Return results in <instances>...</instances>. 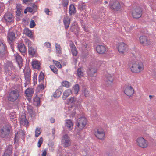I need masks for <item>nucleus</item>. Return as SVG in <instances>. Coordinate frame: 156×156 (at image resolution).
Returning a JSON list of instances; mask_svg holds the SVG:
<instances>
[{"mask_svg":"<svg viewBox=\"0 0 156 156\" xmlns=\"http://www.w3.org/2000/svg\"><path fill=\"white\" fill-rule=\"evenodd\" d=\"M130 69L131 71L134 73H138L144 69V66L142 62L136 59L130 62Z\"/></svg>","mask_w":156,"mask_h":156,"instance_id":"nucleus-1","label":"nucleus"},{"mask_svg":"<svg viewBox=\"0 0 156 156\" xmlns=\"http://www.w3.org/2000/svg\"><path fill=\"white\" fill-rule=\"evenodd\" d=\"M20 98V94L18 90H12L9 93L8 96V100L10 101L14 102Z\"/></svg>","mask_w":156,"mask_h":156,"instance_id":"nucleus-2","label":"nucleus"},{"mask_svg":"<svg viewBox=\"0 0 156 156\" xmlns=\"http://www.w3.org/2000/svg\"><path fill=\"white\" fill-rule=\"evenodd\" d=\"M10 132V129L7 126H3L0 129V137L6 138L8 137Z\"/></svg>","mask_w":156,"mask_h":156,"instance_id":"nucleus-3","label":"nucleus"},{"mask_svg":"<svg viewBox=\"0 0 156 156\" xmlns=\"http://www.w3.org/2000/svg\"><path fill=\"white\" fill-rule=\"evenodd\" d=\"M23 72L25 81V84L28 85L30 83L31 75L30 69L29 68H26L24 69Z\"/></svg>","mask_w":156,"mask_h":156,"instance_id":"nucleus-4","label":"nucleus"},{"mask_svg":"<svg viewBox=\"0 0 156 156\" xmlns=\"http://www.w3.org/2000/svg\"><path fill=\"white\" fill-rule=\"evenodd\" d=\"M14 69L12 63L10 61L8 62L4 67V69L5 72L10 75L13 73Z\"/></svg>","mask_w":156,"mask_h":156,"instance_id":"nucleus-5","label":"nucleus"},{"mask_svg":"<svg viewBox=\"0 0 156 156\" xmlns=\"http://www.w3.org/2000/svg\"><path fill=\"white\" fill-rule=\"evenodd\" d=\"M82 100L80 99H77L76 98L74 97H71L67 100V102L68 104H71L74 105L75 107L77 106L80 108L81 106L80 103Z\"/></svg>","mask_w":156,"mask_h":156,"instance_id":"nucleus-6","label":"nucleus"},{"mask_svg":"<svg viewBox=\"0 0 156 156\" xmlns=\"http://www.w3.org/2000/svg\"><path fill=\"white\" fill-rule=\"evenodd\" d=\"M104 81L107 87H111L113 83V77L111 74L107 73L105 75Z\"/></svg>","mask_w":156,"mask_h":156,"instance_id":"nucleus-7","label":"nucleus"},{"mask_svg":"<svg viewBox=\"0 0 156 156\" xmlns=\"http://www.w3.org/2000/svg\"><path fill=\"white\" fill-rule=\"evenodd\" d=\"M86 123L87 120L86 118L85 117H82L78 119L76 124L79 129L81 130L85 127Z\"/></svg>","mask_w":156,"mask_h":156,"instance_id":"nucleus-8","label":"nucleus"},{"mask_svg":"<svg viewBox=\"0 0 156 156\" xmlns=\"http://www.w3.org/2000/svg\"><path fill=\"white\" fill-rule=\"evenodd\" d=\"M110 8L115 11H118L121 8V5L119 2L115 0H112L109 3Z\"/></svg>","mask_w":156,"mask_h":156,"instance_id":"nucleus-9","label":"nucleus"},{"mask_svg":"<svg viewBox=\"0 0 156 156\" xmlns=\"http://www.w3.org/2000/svg\"><path fill=\"white\" fill-rule=\"evenodd\" d=\"M142 10L140 7H136L133 9L132 15L134 18L138 19L141 16Z\"/></svg>","mask_w":156,"mask_h":156,"instance_id":"nucleus-10","label":"nucleus"},{"mask_svg":"<svg viewBox=\"0 0 156 156\" xmlns=\"http://www.w3.org/2000/svg\"><path fill=\"white\" fill-rule=\"evenodd\" d=\"M137 145L142 148H146L148 146L147 141L145 140L143 137L138 138L136 140Z\"/></svg>","mask_w":156,"mask_h":156,"instance_id":"nucleus-11","label":"nucleus"},{"mask_svg":"<svg viewBox=\"0 0 156 156\" xmlns=\"http://www.w3.org/2000/svg\"><path fill=\"white\" fill-rule=\"evenodd\" d=\"M16 33V30H9L8 31L7 40L9 44L11 43L16 38L15 35Z\"/></svg>","mask_w":156,"mask_h":156,"instance_id":"nucleus-12","label":"nucleus"},{"mask_svg":"<svg viewBox=\"0 0 156 156\" xmlns=\"http://www.w3.org/2000/svg\"><path fill=\"white\" fill-rule=\"evenodd\" d=\"M2 20L4 22L10 23L12 21L14 20V18L13 16L11 13L7 12L4 14L2 18Z\"/></svg>","mask_w":156,"mask_h":156,"instance_id":"nucleus-13","label":"nucleus"},{"mask_svg":"<svg viewBox=\"0 0 156 156\" xmlns=\"http://www.w3.org/2000/svg\"><path fill=\"white\" fill-rule=\"evenodd\" d=\"M97 67L94 66H89L87 70V73L89 76H93L94 74L96 73L97 72Z\"/></svg>","mask_w":156,"mask_h":156,"instance_id":"nucleus-14","label":"nucleus"},{"mask_svg":"<svg viewBox=\"0 0 156 156\" xmlns=\"http://www.w3.org/2000/svg\"><path fill=\"white\" fill-rule=\"evenodd\" d=\"M6 50L5 44L0 41V56L1 57H3L5 56Z\"/></svg>","mask_w":156,"mask_h":156,"instance_id":"nucleus-15","label":"nucleus"},{"mask_svg":"<svg viewBox=\"0 0 156 156\" xmlns=\"http://www.w3.org/2000/svg\"><path fill=\"white\" fill-rule=\"evenodd\" d=\"M62 142L64 144L65 147H67L70 145V139L68 135L65 134L63 136Z\"/></svg>","mask_w":156,"mask_h":156,"instance_id":"nucleus-16","label":"nucleus"},{"mask_svg":"<svg viewBox=\"0 0 156 156\" xmlns=\"http://www.w3.org/2000/svg\"><path fill=\"white\" fill-rule=\"evenodd\" d=\"M95 136L99 139L102 140L105 137V133L103 130L102 129H98L97 131L94 132Z\"/></svg>","mask_w":156,"mask_h":156,"instance_id":"nucleus-17","label":"nucleus"},{"mask_svg":"<svg viewBox=\"0 0 156 156\" xmlns=\"http://www.w3.org/2000/svg\"><path fill=\"white\" fill-rule=\"evenodd\" d=\"M140 42L144 46H148L151 44L150 41L147 39V37L144 36H142L140 37Z\"/></svg>","mask_w":156,"mask_h":156,"instance_id":"nucleus-18","label":"nucleus"},{"mask_svg":"<svg viewBox=\"0 0 156 156\" xmlns=\"http://www.w3.org/2000/svg\"><path fill=\"white\" fill-rule=\"evenodd\" d=\"M125 94L128 96H131L134 93L133 88L131 86L126 87L124 91Z\"/></svg>","mask_w":156,"mask_h":156,"instance_id":"nucleus-19","label":"nucleus"},{"mask_svg":"<svg viewBox=\"0 0 156 156\" xmlns=\"http://www.w3.org/2000/svg\"><path fill=\"white\" fill-rule=\"evenodd\" d=\"M96 48L97 52L100 54L105 53L106 51V46L103 45H98L97 46Z\"/></svg>","mask_w":156,"mask_h":156,"instance_id":"nucleus-20","label":"nucleus"},{"mask_svg":"<svg viewBox=\"0 0 156 156\" xmlns=\"http://www.w3.org/2000/svg\"><path fill=\"white\" fill-rule=\"evenodd\" d=\"M127 45L123 42L120 43L118 47V49L119 51L122 53H123L125 51Z\"/></svg>","mask_w":156,"mask_h":156,"instance_id":"nucleus-21","label":"nucleus"},{"mask_svg":"<svg viewBox=\"0 0 156 156\" xmlns=\"http://www.w3.org/2000/svg\"><path fill=\"white\" fill-rule=\"evenodd\" d=\"M20 124L21 125L27 126L28 125V122L24 115H22L20 118Z\"/></svg>","mask_w":156,"mask_h":156,"instance_id":"nucleus-22","label":"nucleus"},{"mask_svg":"<svg viewBox=\"0 0 156 156\" xmlns=\"http://www.w3.org/2000/svg\"><path fill=\"white\" fill-rule=\"evenodd\" d=\"M18 48L20 51L24 55L26 52V48L24 44L22 43L19 44L18 45Z\"/></svg>","mask_w":156,"mask_h":156,"instance_id":"nucleus-23","label":"nucleus"},{"mask_svg":"<svg viewBox=\"0 0 156 156\" xmlns=\"http://www.w3.org/2000/svg\"><path fill=\"white\" fill-rule=\"evenodd\" d=\"M63 22L66 29H67L69 27L70 23V18L67 16L65 17L63 19Z\"/></svg>","mask_w":156,"mask_h":156,"instance_id":"nucleus-24","label":"nucleus"},{"mask_svg":"<svg viewBox=\"0 0 156 156\" xmlns=\"http://www.w3.org/2000/svg\"><path fill=\"white\" fill-rule=\"evenodd\" d=\"M72 91L71 89L66 90L63 93L62 96L63 99L64 100H66L67 97L72 94Z\"/></svg>","mask_w":156,"mask_h":156,"instance_id":"nucleus-25","label":"nucleus"},{"mask_svg":"<svg viewBox=\"0 0 156 156\" xmlns=\"http://www.w3.org/2000/svg\"><path fill=\"white\" fill-rule=\"evenodd\" d=\"M32 65L34 69H38L40 67V63L39 61L37 60H33L32 62Z\"/></svg>","mask_w":156,"mask_h":156,"instance_id":"nucleus-26","label":"nucleus"},{"mask_svg":"<svg viewBox=\"0 0 156 156\" xmlns=\"http://www.w3.org/2000/svg\"><path fill=\"white\" fill-rule=\"evenodd\" d=\"M15 58L19 66V67L21 68L22 66L23 59L19 55H17L15 56Z\"/></svg>","mask_w":156,"mask_h":156,"instance_id":"nucleus-27","label":"nucleus"},{"mask_svg":"<svg viewBox=\"0 0 156 156\" xmlns=\"http://www.w3.org/2000/svg\"><path fill=\"white\" fill-rule=\"evenodd\" d=\"M65 126L69 130H71L73 128V123L70 120H66Z\"/></svg>","mask_w":156,"mask_h":156,"instance_id":"nucleus-28","label":"nucleus"},{"mask_svg":"<svg viewBox=\"0 0 156 156\" xmlns=\"http://www.w3.org/2000/svg\"><path fill=\"white\" fill-rule=\"evenodd\" d=\"M24 33L30 38H33V35L31 30L28 28H25L24 30Z\"/></svg>","mask_w":156,"mask_h":156,"instance_id":"nucleus-29","label":"nucleus"},{"mask_svg":"<svg viewBox=\"0 0 156 156\" xmlns=\"http://www.w3.org/2000/svg\"><path fill=\"white\" fill-rule=\"evenodd\" d=\"M76 12V10L74 6L71 4L69 8V13L70 15L74 14Z\"/></svg>","mask_w":156,"mask_h":156,"instance_id":"nucleus-30","label":"nucleus"},{"mask_svg":"<svg viewBox=\"0 0 156 156\" xmlns=\"http://www.w3.org/2000/svg\"><path fill=\"white\" fill-rule=\"evenodd\" d=\"M83 68L80 67L78 69L77 75L79 77H81L83 76V72L82 71Z\"/></svg>","mask_w":156,"mask_h":156,"instance_id":"nucleus-31","label":"nucleus"},{"mask_svg":"<svg viewBox=\"0 0 156 156\" xmlns=\"http://www.w3.org/2000/svg\"><path fill=\"white\" fill-rule=\"evenodd\" d=\"M36 50L33 48L32 47H29L28 48V52L29 55L32 56H34L35 54Z\"/></svg>","mask_w":156,"mask_h":156,"instance_id":"nucleus-32","label":"nucleus"},{"mask_svg":"<svg viewBox=\"0 0 156 156\" xmlns=\"http://www.w3.org/2000/svg\"><path fill=\"white\" fill-rule=\"evenodd\" d=\"M62 93V91L60 88L57 89L55 91L54 94V97L55 98H57L59 97Z\"/></svg>","mask_w":156,"mask_h":156,"instance_id":"nucleus-33","label":"nucleus"},{"mask_svg":"<svg viewBox=\"0 0 156 156\" xmlns=\"http://www.w3.org/2000/svg\"><path fill=\"white\" fill-rule=\"evenodd\" d=\"M25 93L26 95L29 96L33 94L34 92L32 89L28 88L26 90Z\"/></svg>","mask_w":156,"mask_h":156,"instance_id":"nucleus-34","label":"nucleus"},{"mask_svg":"<svg viewBox=\"0 0 156 156\" xmlns=\"http://www.w3.org/2000/svg\"><path fill=\"white\" fill-rule=\"evenodd\" d=\"M73 90L75 94H77L79 90V87L78 84H75L73 87Z\"/></svg>","mask_w":156,"mask_h":156,"instance_id":"nucleus-35","label":"nucleus"},{"mask_svg":"<svg viewBox=\"0 0 156 156\" xmlns=\"http://www.w3.org/2000/svg\"><path fill=\"white\" fill-rule=\"evenodd\" d=\"M62 85L63 87L66 88H69L70 86V83L67 81H64L62 83Z\"/></svg>","mask_w":156,"mask_h":156,"instance_id":"nucleus-36","label":"nucleus"},{"mask_svg":"<svg viewBox=\"0 0 156 156\" xmlns=\"http://www.w3.org/2000/svg\"><path fill=\"white\" fill-rule=\"evenodd\" d=\"M17 5V10L16 11V15L17 16H20L21 15L22 9L18 5Z\"/></svg>","mask_w":156,"mask_h":156,"instance_id":"nucleus-37","label":"nucleus"},{"mask_svg":"<svg viewBox=\"0 0 156 156\" xmlns=\"http://www.w3.org/2000/svg\"><path fill=\"white\" fill-rule=\"evenodd\" d=\"M55 48L56 49V52L59 54H60L61 53V46L60 45L57 43L55 44Z\"/></svg>","mask_w":156,"mask_h":156,"instance_id":"nucleus-38","label":"nucleus"},{"mask_svg":"<svg viewBox=\"0 0 156 156\" xmlns=\"http://www.w3.org/2000/svg\"><path fill=\"white\" fill-rule=\"evenodd\" d=\"M50 68L51 70L55 74H57L58 73V69L54 65H51Z\"/></svg>","mask_w":156,"mask_h":156,"instance_id":"nucleus-39","label":"nucleus"},{"mask_svg":"<svg viewBox=\"0 0 156 156\" xmlns=\"http://www.w3.org/2000/svg\"><path fill=\"white\" fill-rule=\"evenodd\" d=\"M41 128L39 127L36 128L35 131V137H38L41 134Z\"/></svg>","mask_w":156,"mask_h":156,"instance_id":"nucleus-40","label":"nucleus"},{"mask_svg":"<svg viewBox=\"0 0 156 156\" xmlns=\"http://www.w3.org/2000/svg\"><path fill=\"white\" fill-rule=\"evenodd\" d=\"M44 78V73L42 72H41L39 74L38 77V80L39 82L43 80Z\"/></svg>","mask_w":156,"mask_h":156,"instance_id":"nucleus-41","label":"nucleus"},{"mask_svg":"<svg viewBox=\"0 0 156 156\" xmlns=\"http://www.w3.org/2000/svg\"><path fill=\"white\" fill-rule=\"evenodd\" d=\"M11 153V151L9 149H7L5 151L3 156H10Z\"/></svg>","mask_w":156,"mask_h":156,"instance_id":"nucleus-42","label":"nucleus"},{"mask_svg":"<svg viewBox=\"0 0 156 156\" xmlns=\"http://www.w3.org/2000/svg\"><path fill=\"white\" fill-rule=\"evenodd\" d=\"M71 50L73 55L74 56H76L77 54V51L76 48L73 47L71 49Z\"/></svg>","mask_w":156,"mask_h":156,"instance_id":"nucleus-43","label":"nucleus"},{"mask_svg":"<svg viewBox=\"0 0 156 156\" xmlns=\"http://www.w3.org/2000/svg\"><path fill=\"white\" fill-rule=\"evenodd\" d=\"M25 41L26 44L28 45V48H29V47H31L32 46V44L31 42L28 39H26L25 40Z\"/></svg>","mask_w":156,"mask_h":156,"instance_id":"nucleus-44","label":"nucleus"},{"mask_svg":"<svg viewBox=\"0 0 156 156\" xmlns=\"http://www.w3.org/2000/svg\"><path fill=\"white\" fill-rule=\"evenodd\" d=\"M83 94L85 97H88L89 96L90 94L89 91L87 89H84L83 91Z\"/></svg>","mask_w":156,"mask_h":156,"instance_id":"nucleus-45","label":"nucleus"},{"mask_svg":"<svg viewBox=\"0 0 156 156\" xmlns=\"http://www.w3.org/2000/svg\"><path fill=\"white\" fill-rule=\"evenodd\" d=\"M33 100L34 101L36 102L37 105L40 103V98L38 97H35L34 98Z\"/></svg>","mask_w":156,"mask_h":156,"instance_id":"nucleus-46","label":"nucleus"},{"mask_svg":"<svg viewBox=\"0 0 156 156\" xmlns=\"http://www.w3.org/2000/svg\"><path fill=\"white\" fill-rule=\"evenodd\" d=\"M54 63L55 64V66L58 68H61V65L59 62L55 61H54Z\"/></svg>","mask_w":156,"mask_h":156,"instance_id":"nucleus-47","label":"nucleus"},{"mask_svg":"<svg viewBox=\"0 0 156 156\" xmlns=\"http://www.w3.org/2000/svg\"><path fill=\"white\" fill-rule=\"evenodd\" d=\"M27 109L29 112L30 113H32L33 112V107L30 105H28L27 107Z\"/></svg>","mask_w":156,"mask_h":156,"instance_id":"nucleus-48","label":"nucleus"},{"mask_svg":"<svg viewBox=\"0 0 156 156\" xmlns=\"http://www.w3.org/2000/svg\"><path fill=\"white\" fill-rule=\"evenodd\" d=\"M43 138L42 137H41L39 139V141L38 142V147H40L42 144L43 142Z\"/></svg>","mask_w":156,"mask_h":156,"instance_id":"nucleus-49","label":"nucleus"},{"mask_svg":"<svg viewBox=\"0 0 156 156\" xmlns=\"http://www.w3.org/2000/svg\"><path fill=\"white\" fill-rule=\"evenodd\" d=\"M69 2L68 0H64L62 3V5L64 7H66L68 4Z\"/></svg>","mask_w":156,"mask_h":156,"instance_id":"nucleus-50","label":"nucleus"},{"mask_svg":"<svg viewBox=\"0 0 156 156\" xmlns=\"http://www.w3.org/2000/svg\"><path fill=\"white\" fill-rule=\"evenodd\" d=\"M36 24L35 23V22L34 20H31L30 21V28H32L34 27L35 26Z\"/></svg>","mask_w":156,"mask_h":156,"instance_id":"nucleus-51","label":"nucleus"},{"mask_svg":"<svg viewBox=\"0 0 156 156\" xmlns=\"http://www.w3.org/2000/svg\"><path fill=\"white\" fill-rule=\"evenodd\" d=\"M32 9L34 11H35L37 10V5L34 3H32L31 5V7Z\"/></svg>","mask_w":156,"mask_h":156,"instance_id":"nucleus-52","label":"nucleus"},{"mask_svg":"<svg viewBox=\"0 0 156 156\" xmlns=\"http://www.w3.org/2000/svg\"><path fill=\"white\" fill-rule=\"evenodd\" d=\"M44 45L48 48H51V44L49 42H45L44 44Z\"/></svg>","mask_w":156,"mask_h":156,"instance_id":"nucleus-53","label":"nucleus"},{"mask_svg":"<svg viewBox=\"0 0 156 156\" xmlns=\"http://www.w3.org/2000/svg\"><path fill=\"white\" fill-rule=\"evenodd\" d=\"M76 29V26L74 25H73L70 27V30L72 32H74Z\"/></svg>","mask_w":156,"mask_h":156,"instance_id":"nucleus-54","label":"nucleus"},{"mask_svg":"<svg viewBox=\"0 0 156 156\" xmlns=\"http://www.w3.org/2000/svg\"><path fill=\"white\" fill-rule=\"evenodd\" d=\"M44 12L47 15H49V12H50L49 9L46 8L44 9Z\"/></svg>","mask_w":156,"mask_h":156,"instance_id":"nucleus-55","label":"nucleus"},{"mask_svg":"<svg viewBox=\"0 0 156 156\" xmlns=\"http://www.w3.org/2000/svg\"><path fill=\"white\" fill-rule=\"evenodd\" d=\"M45 87V86L43 84L40 85L38 86V87L41 89L42 90L44 89Z\"/></svg>","mask_w":156,"mask_h":156,"instance_id":"nucleus-56","label":"nucleus"},{"mask_svg":"<svg viewBox=\"0 0 156 156\" xmlns=\"http://www.w3.org/2000/svg\"><path fill=\"white\" fill-rule=\"evenodd\" d=\"M27 10L28 12H32L34 11L31 7H28L27 8Z\"/></svg>","mask_w":156,"mask_h":156,"instance_id":"nucleus-57","label":"nucleus"},{"mask_svg":"<svg viewBox=\"0 0 156 156\" xmlns=\"http://www.w3.org/2000/svg\"><path fill=\"white\" fill-rule=\"evenodd\" d=\"M37 74H34L33 77V80L34 82L36 81L37 80Z\"/></svg>","mask_w":156,"mask_h":156,"instance_id":"nucleus-58","label":"nucleus"},{"mask_svg":"<svg viewBox=\"0 0 156 156\" xmlns=\"http://www.w3.org/2000/svg\"><path fill=\"white\" fill-rule=\"evenodd\" d=\"M76 112V109L73 110L71 114V116L72 117L74 116L75 115Z\"/></svg>","mask_w":156,"mask_h":156,"instance_id":"nucleus-59","label":"nucleus"},{"mask_svg":"<svg viewBox=\"0 0 156 156\" xmlns=\"http://www.w3.org/2000/svg\"><path fill=\"white\" fill-rule=\"evenodd\" d=\"M47 154V151L46 150H44L42 154V156H46Z\"/></svg>","mask_w":156,"mask_h":156,"instance_id":"nucleus-60","label":"nucleus"},{"mask_svg":"<svg viewBox=\"0 0 156 156\" xmlns=\"http://www.w3.org/2000/svg\"><path fill=\"white\" fill-rule=\"evenodd\" d=\"M50 121L51 123H54L55 122V119L53 118H51L50 119Z\"/></svg>","mask_w":156,"mask_h":156,"instance_id":"nucleus-61","label":"nucleus"},{"mask_svg":"<svg viewBox=\"0 0 156 156\" xmlns=\"http://www.w3.org/2000/svg\"><path fill=\"white\" fill-rule=\"evenodd\" d=\"M29 0H23V2L25 3H26L28 2Z\"/></svg>","mask_w":156,"mask_h":156,"instance_id":"nucleus-62","label":"nucleus"},{"mask_svg":"<svg viewBox=\"0 0 156 156\" xmlns=\"http://www.w3.org/2000/svg\"><path fill=\"white\" fill-rule=\"evenodd\" d=\"M28 12L27 10V8L25 9L24 11V13L26 14L27 13V12Z\"/></svg>","mask_w":156,"mask_h":156,"instance_id":"nucleus-63","label":"nucleus"},{"mask_svg":"<svg viewBox=\"0 0 156 156\" xmlns=\"http://www.w3.org/2000/svg\"><path fill=\"white\" fill-rule=\"evenodd\" d=\"M55 129H53L52 130V132L53 134H55Z\"/></svg>","mask_w":156,"mask_h":156,"instance_id":"nucleus-64","label":"nucleus"}]
</instances>
